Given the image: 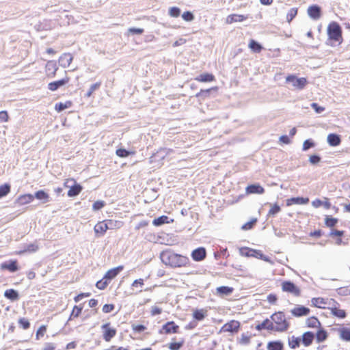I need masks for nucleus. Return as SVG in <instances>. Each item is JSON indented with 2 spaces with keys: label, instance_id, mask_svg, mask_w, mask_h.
<instances>
[{
  "label": "nucleus",
  "instance_id": "nucleus-12",
  "mask_svg": "<svg viewBox=\"0 0 350 350\" xmlns=\"http://www.w3.org/2000/svg\"><path fill=\"white\" fill-rule=\"evenodd\" d=\"M310 312V308L302 305H297L291 310V314L295 317L308 316Z\"/></svg>",
  "mask_w": 350,
  "mask_h": 350
},
{
  "label": "nucleus",
  "instance_id": "nucleus-25",
  "mask_svg": "<svg viewBox=\"0 0 350 350\" xmlns=\"http://www.w3.org/2000/svg\"><path fill=\"white\" fill-rule=\"evenodd\" d=\"M195 80L200 83H210L215 81V77L212 73L205 72L196 77Z\"/></svg>",
  "mask_w": 350,
  "mask_h": 350
},
{
  "label": "nucleus",
  "instance_id": "nucleus-52",
  "mask_svg": "<svg viewBox=\"0 0 350 350\" xmlns=\"http://www.w3.org/2000/svg\"><path fill=\"white\" fill-rule=\"evenodd\" d=\"M46 329L47 328L46 325H41L36 332V338L37 340L42 338L46 334Z\"/></svg>",
  "mask_w": 350,
  "mask_h": 350
},
{
  "label": "nucleus",
  "instance_id": "nucleus-55",
  "mask_svg": "<svg viewBox=\"0 0 350 350\" xmlns=\"http://www.w3.org/2000/svg\"><path fill=\"white\" fill-rule=\"evenodd\" d=\"M131 327L133 331L135 333H142L146 329V327L141 324H133Z\"/></svg>",
  "mask_w": 350,
  "mask_h": 350
},
{
  "label": "nucleus",
  "instance_id": "nucleus-37",
  "mask_svg": "<svg viewBox=\"0 0 350 350\" xmlns=\"http://www.w3.org/2000/svg\"><path fill=\"white\" fill-rule=\"evenodd\" d=\"M206 316V310L204 309H196L193 312V317L197 321L203 320Z\"/></svg>",
  "mask_w": 350,
  "mask_h": 350
},
{
  "label": "nucleus",
  "instance_id": "nucleus-20",
  "mask_svg": "<svg viewBox=\"0 0 350 350\" xmlns=\"http://www.w3.org/2000/svg\"><path fill=\"white\" fill-rule=\"evenodd\" d=\"M70 81V77H66L60 80L55 81L51 82L48 84V88L51 91H55L57 90L59 87L64 85L65 84L68 83Z\"/></svg>",
  "mask_w": 350,
  "mask_h": 350
},
{
  "label": "nucleus",
  "instance_id": "nucleus-33",
  "mask_svg": "<svg viewBox=\"0 0 350 350\" xmlns=\"http://www.w3.org/2000/svg\"><path fill=\"white\" fill-rule=\"evenodd\" d=\"M327 143L331 146H339L341 143V139L340 135L335 133H330L327 137Z\"/></svg>",
  "mask_w": 350,
  "mask_h": 350
},
{
  "label": "nucleus",
  "instance_id": "nucleus-50",
  "mask_svg": "<svg viewBox=\"0 0 350 350\" xmlns=\"http://www.w3.org/2000/svg\"><path fill=\"white\" fill-rule=\"evenodd\" d=\"M298 9L297 8H291L286 14V20L288 23H291L293 19L297 16Z\"/></svg>",
  "mask_w": 350,
  "mask_h": 350
},
{
  "label": "nucleus",
  "instance_id": "nucleus-14",
  "mask_svg": "<svg viewBox=\"0 0 350 350\" xmlns=\"http://www.w3.org/2000/svg\"><path fill=\"white\" fill-rule=\"evenodd\" d=\"M255 329L257 331L267 330L269 332H274V327L273 325V321L271 319H265L262 322L258 323Z\"/></svg>",
  "mask_w": 350,
  "mask_h": 350
},
{
  "label": "nucleus",
  "instance_id": "nucleus-1",
  "mask_svg": "<svg viewBox=\"0 0 350 350\" xmlns=\"http://www.w3.org/2000/svg\"><path fill=\"white\" fill-rule=\"evenodd\" d=\"M160 258L165 265L172 268L186 267L190 265V260L187 256L176 254L170 250L163 251Z\"/></svg>",
  "mask_w": 350,
  "mask_h": 350
},
{
  "label": "nucleus",
  "instance_id": "nucleus-3",
  "mask_svg": "<svg viewBox=\"0 0 350 350\" xmlns=\"http://www.w3.org/2000/svg\"><path fill=\"white\" fill-rule=\"evenodd\" d=\"M328 40L331 42L340 44L343 41L342 30L340 25L335 22H331L327 28Z\"/></svg>",
  "mask_w": 350,
  "mask_h": 350
},
{
  "label": "nucleus",
  "instance_id": "nucleus-23",
  "mask_svg": "<svg viewBox=\"0 0 350 350\" xmlns=\"http://www.w3.org/2000/svg\"><path fill=\"white\" fill-rule=\"evenodd\" d=\"M247 18V16L243 14H232L228 15L226 18L227 24H232L237 22H243Z\"/></svg>",
  "mask_w": 350,
  "mask_h": 350
},
{
  "label": "nucleus",
  "instance_id": "nucleus-27",
  "mask_svg": "<svg viewBox=\"0 0 350 350\" xmlns=\"http://www.w3.org/2000/svg\"><path fill=\"white\" fill-rule=\"evenodd\" d=\"M34 196L31 193H26L21 195L16 199V203L21 206L33 202Z\"/></svg>",
  "mask_w": 350,
  "mask_h": 350
},
{
  "label": "nucleus",
  "instance_id": "nucleus-58",
  "mask_svg": "<svg viewBox=\"0 0 350 350\" xmlns=\"http://www.w3.org/2000/svg\"><path fill=\"white\" fill-rule=\"evenodd\" d=\"M343 235H344L343 230H336V229L332 230L329 233V236L331 237H342Z\"/></svg>",
  "mask_w": 350,
  "mask_h": 350
},
{
  "label": "nucleus",
  "instance_id": "nucleus-9",
  "mask_svg": "<svg viewBox=\"0 0 350 350\" xmlns=\"http://www.w3.org/2000/svg\"><path fill=\"white\" fill-rule=\"evenodd\" d=\"M180 327L173 321H167L162 325L161 329L159 330L161 334H172L179 333Z\"/></svg>",
  "mask_w": 350,
  "mask_h": 350
},
{
  "label": "nucleus",
  "instance_id": "nucleus-46",
  "mask_svg": "<svg viewBox=\"0 0 350 350\" xmlns=\"http://www.w3.org/2000/svg\"><path fill=\"white\" fill-rule=\"evenodd\" d=\"M184 345V340L181 339L178 342H171L168 344L170 350H179Z\"/></svg>",
  "mask_w": 350,
  "mask_h": 350
},
{
  "label": "nucleus",
  "instance_id": "nucleus-57",
  "mask_svg": "<svg viewBox=\"0 0 350 350\" xmlns=\"http://www.w3.org/2000/svg\"><path fill=\"white\" fill-rule=\"evenodd\" d=\"M162 308L157 306H153L151 307L150 309V314L151 316L154 317L156 315H159L162 313Z\"/></svg>",
  "mask_w": 350,
  "mask_h": 350
},
{
  "label": "nucleus",
  "instance_id": "nucleus-63",
  "mask_svg": "<svg viewBox=\"0 0 350 350\" xmlns=\"http://www.w3.org/2000/svg\"><path fill=\"white\" fill-rule=\"evenodd\" d=\"M115 308V306L113 304H105L103 306V312L104 313H109L112 312Z\"/></svg>",
  "mask_w": 350,
  "mask_h": 350
},
{
  "label": "nucleus",
  "instance_id": "nucleus-13",
  "mask_svg": "<svg viewBox=\"0 0 350 350\" xmlns=\"http://www.w3.org/2000/svg\"><path fill=\"white\" fill-rule=\"evenodd\" d=\"M336 331L342 340L350 342V327L340 325Z\"/></svg>",
  "mask_w": 350,
  "mask_h": 350
},
{
  "label": "nucleus",
  "instance_id": "nucleus-29",
  "mask_svg": "<svg viewBox=\"0 0 350 350\" xmlns=\"http://www.w3.org/2000/svg\"><path fill=\"white\" fill-rule=\"evenodd\" d=\"M284 343L280 340H271L267 344V350H284Z\"/></svg>",
  "mask_w": 350,
  "mask_h": 350
},
{
  "label": "nucleus",
  "instance_id": "nucleus-19",
  "mask_svg": "<svg viewBox=\"0 0 350 350\" xmlns=\"http://www.w3.org/2000/svg\"><path fill=\"white\" fill-rule=\"evenodd\" d=\"M108 230L106 220L98 221L94 227V230L96 236H103Z\"/></svg>",
  "mask_w": 350,
  "mask_h": 350
},
{
  "label": "nucleus",
  "instance_id": "nucleus-2",
  "mask_svg": "<svg viewBox=\"0 0 350 350\" xmlns=\"http://www.w3.org/2000/svg\"><path fill=\"white\" fill-rule=\"evenodd\" d=\"M273 321L274 332H285L290 327V323L287 320L284 313L282 311H278L271 315Z\"/></svg>",
  "mask_w": 350,
  "mask_h": 350
},
{
  "label": "nucleus",
  "instance_id": "nucleus-56",
  "mask_svg": "<svg viewBox=\"0 0 350 350\" xmlns=\"http://www.w3.org/2000/svg\"><path fill=\"white\" fill-rule=\"evenodd\" d=\"M182 18L184 21L189 22L194 19V16L191 12L187 11L183 12L182 14Z\"/></svg>",
  "mask_w": 350,
  "mask_h": 350
},
{
  "label": "nucleus",
  "instance_id": "nucleus-61",
  "mask_svg": "<svg viewBox=\"0 0 350 350\" xmlns=\"http://www.w3.org/2000/svg\"><path fill=\"white\" fill-rule=\"evenodd\" d=\"M91 295L90 293H81L74 297L75 302H79L81 299L84 297H88Z\"/></svg>",
  "mask_w": 350,
  "mask_h": 350
},
{
  "label": "nucleus",
  "instance_id": "nucleus-49",
  "mask_svg": "<svg viewBox=\"0 0 350 350\" xmlns=\"http://www.w3.org/2000/svg\"><path fill=\"white\" fill-rule=\"evenodd\" d=\"M109 284V280L104 276L103 279L96 283V286L100 290H104Z\"/></svg>",
  "mask_w": 350,
  "mask_h": 350
},
{
  "label": "nucleus",
  "instance_id": "nucleus-64",
  "mask_svg": "<svg viewBox=\"0 0 350 350\" xmlns=\"http://www.w3.org/2000/svg\"><path fill=\"white\" fill-rule=\"evenodd\" d=\"M56 348L55 345L52 342H46L44 344V346L42 350H55Z\"/></svg>",
  "mask_w": 350,
  "mask_h": 350
},
{
  "label": "nucleus",
  "instance_id": "nucleus-31",
  "mask_svg": "<svg viewBox=\"0 0 350 350\" xmlns=\"http://www.w3.org/2000/svg\"><path fill=\"white\" fill-rule=\"evenodd\" d=\"M123 269L124 267L122 265L109 269L105 273V277L108 280H111L115 278Z\"/></svg>",
  "mask_w": 350,
  "mask_h": 350
},
{
  "label": "nucleus",
  "instance_id": "nucleus-44",
  "mask_svg": "<svg viewBox=\"0 0 350 350\" xmlns=\"http://www.w3.org/2000/svg\"><path fill=\"white\" fill-rule=\"evenodd\" d=\"M281 211L280 206L278 204H273L271 205V208L268 211L267 215L269 217H274L276 214L280 213Z\"/></svg>",
  "mask_w": 350,
  "mask_h": 350
},
{
  "label": "nucleus",
  "instance_id": "nucleus-5",
  "mask_svg": "<svg viewBox=\"0 0 350 350\" xmlns=\"http://www.w3.org/2000/svg\"><path fill=\"white\" fill-rule=\"evenodd\" d=\"M241 329V323L237 320H230L226 323L220 329V333H229L231 335L237 334Z\"/></svg>",
  "mask_w": 350,
  "mask_h": 350
},
{
  "label": "nucleus",
  "instance_id": "nucleus-51",
  "mask_svg": "<svg viewBox=\"0 0 350 350\" xmlns=\"http://www.w3.org/2000/svg\"><path fill=\"white\" fill-rule=\"evenodd\" d=\"M116 154L119 157H127L130 154H134V152H129L124 148H118L116 151Z\"/></svg>",
  "mask_w": 350,
  "mask_h": 350
},
{
  "label": "nucleus",
  "instance_id": "nucleus-11",
  "mask_svg": "<svg viewBox=\"0 0 350 350\" xmlns=\"http://www.w3.org/2000/svg\"><path fill=\"white\" fill-rule=\"evenodd\" d=\"M332 298L314 297L311 299V304L312 306L316 308L328 310L330 304L332 303Z\"/></svg>",
  "mask_w": 350,
  "mask_h": 350
},
{
  "label": "nucleus",
  "instance_id": "nucleus-22",
  "mask_svg": "<svg viewBox=\"0 0 350 350\" xmlns=\"http://www.w3.org/2000/svg\"><path fill=\"white\" fill-rule=\"evenodd\" d=\"M246 255L247 256L250 257H254L260 260H262L266 262H269L270 260L269 257L266 256L263 254L262 251L258 250H254V249H249L248 252H247Z\"/></svg>",
  "mask_w": 350,
  "mask_h": 350
},
{
  "label": "nucleus",
  "instance_id": "nucleus-54",
  "mask_svg": "<svg viewBox=\"0 0 350 350\" xmlns=\"http://www.w3.org/2000/svg\"><path fill=\"white\" fill-rule=\"evenodd\" d=\"M18 322L19 326L23 329H27L30 327V323L29 320L25 318H20Z\"/></svg>",
  "mask_w": 350,
  "mask_h": 350
},
{
  "label": "nucleus",
  "instance_id": "nucleus-34",
  "mask_svg": "<svg viewBox=\"0 0 350 350\" xmlns=\"http://www.w3.org/2000/svg\"><path fill=\"white\" fill-rule=\"evenodd\" d=\"M301 344V338L292 336L288 339V345L291 349H295L300 347Z\"/></svg>",
  "mask_w": 350,
  "mask_h": 350
},
{
  "label": "nucleus",
  "instance_id": "nucleus-4",
  "mask_svg": "<svg viewBox=\"0 0 350 350\" xmlns=\"http://www.w3.org/2000/svg\"><path fill=\"white\" fill-rule=\"evenodd\" d=\"M65 187H69L67 195L68 197L78 196L82 191V186L79 184L73 178H66L64 183Z\"/></svg>",
  "mask_w": 350,
  "mask_h": 350
},
{
  "label": "nucleus",
  "instance_id": "nucleus-16",
  "mask_svg": "<svg viewBox=\"0 0 350 350\" xmlns=\"http://www.w3.org/2000/svg\"><path fill=\"white\" fill-rule=\"evenodd\" d=\"M0 268L2 270H8L10 272H15L18 270V263L17 260H11L1 264Z\"/></svg>",
  "mask_w": 350,
  "mask_h": 350
},
{
  "label": "nucleus",
  "instance_id": "nucleus-36",
  "mask_svg": "<svg viewBox=\"0 0 350 350\" xmlns=\"http://www.w3.org/2000/svg\"><path fill=\"white\" fill-rule=\"evenodd\" d=\"M72 105L71 100H67L65 103H57L55 105V109L57 112H60L66 109L70 108Z\"/></svg>",
  "mask_w": 350,
  "mask_h": 350
},
{
  "label": "nucleus",
  "instance_id": "nucleus-35",
  "mask_svg": "<svg viewBox=\"0 0 350 350\" xmlns=\"http://www.w3.org/2000/svg\"><path fill=\"white\" fill-rule=\"evenodd\" d=\"M107 225L109 229H119L122 225L123 222L118 220L114 219H106Z\"/></svg>",
  "mask_w": 350,
  "mask_h": 350
},
{
  "label": "nucleus",
  "instance_id": "nucleus-48",
  "mask_svg": "<svg viewBox=\"0 0 350 350\" xmlns=\"http://www.w3.org/2000/svg\"><path fill=\"white\" fill-rule=\"evenodd\" d=\"M249 47L251 50H252L254 52L259 53L262 50V46L260 44L256 42L254 40H251L249 43Z\"/></svg>",
  "mask_w": 350,
  "mask_h": 350
},
{
  "label": "nucleus",
  "instance_id": "nucleus-15",
  "mask_svg": "<svg viewBox=\"0 0 350 350\" xmlns=\"http://www.w3.org/2000/svg\"><path fill=\"white\" fill-rule=\"evenodd\" d=\"M301 344L307 347L313 343V341L314 340V333L310 331L305 332L302 334V335L300 336Z\"/></svg>",
  "mask_w": 350,
  "mask_h": 350
},
{
  "label": "nucleus",
  "instance_id": "nucleus-26",
  "mask_svg": "<svg viewBox=\"0 0 350 350\" xmlns=\"http://www.w3.org/2000/svg\"><path fill=\"white\" fill-rule=\"evenodd\" d=\"M309 202L308 198L296 197L286 200V206H290L293 204H306Z\"/></svg>",
  "mask_w": 350,
  "mask_h": 350
},
{
  "label": "nucleus",
  "instance_id": "nucleus-60",
  "mask_svg": "<svg viewBox=\"0 0 350 350\" xmlns=\"http://www.w3.org/2000/svg\"><path fill=\"white\" fill-rule=\"evenodd\" d=\"M9 120V115L6 111H0V122H7Z\"/></svg>",
  "mask_w": 350,
  "mask_h": 350
},
{
  "label": "nucleus",
  "instance_id": "nucleus-17",
  "mask_svg": "<svg viewBox=\"0 0 350 350\" xmlns=\"http://www.w3.org/2000/svg\"><path fill=\"white\" fill-rule=\"evenodd\" d=\"M329 334L327 331L322 326L317 329L314 334V339L317 343L325 342L328 338Z\"/></svg>",
  "mask_w": 350,
  "mask_h": 350
},
{
  "label": "nucleus",
  "instance_id": "nucleus-8",
  "mask_svg": "<svg viewBox=\"0 0 350 350\" xmlns=\"http://www.w3.org/2000/svg\"><path fill=\"white\" fill-rule=\"evenodd\" d=\"M286 81L292 83L293 86L297 90H302L307 85L306 78H297L295 75H289L286 77Z\"/></svg>",
  "mask_w": 350,
  "mask_h": 350
},
{
  "label": "nucleus",
  "instance_id": "nucleus-10",
  "mask_svg": "<svg viewBox=\"0 0 350 350\" xmlns=\"http://www.w3.org/2000/svg\"><path fill=\"white\" fill-rule=\"evenodd\" d=\"M103 330V338L106 342H110L116 335L117 331L111 326L110 323H106L101 326Z\"/></svg>",
  "mask_w": 350,
  "mask_h": 350
},
{
  "label": "nucleus",
  "instance_id": "nucleus-62",
  "mask_svg": "<svg viewBox=\"0 0 350 350\" xmlns=\"http://www.w3.org/2000/svg\"><path fill=\"white\" fill-rule=\"evenodd\" d=\"M314 146V142L311 139H307L304 141L303 144V150H307L309 148L313 147Z\"/></svg>",
  "mask_w": 350,
  "mask_h": 350
},
{
  "label": "nucleus",
  "instance_id": "nucleus-21",
  "mask_svg": "<svg viewBox=\"0 0 350 350\" xmlns=\"http://www.w3.org/2000/svg\"><path fill=\"white\" fill-rule=\"evenodd\" d=\"M219 88L217 86H213L206 90L202 89L196 94V97L202 100H205L210 97V94L211 92H217Z\"/></svg>",
  "mask_w": 350,
  "mask_h": 350
},
{
  "label": "nucleus",
  "instance_id": "nucleus-7",
  "mask_svg": "<svg viewBox=\"0 0 350 350\" xmlns=\"http://www.w3.org/2000/svg\"><path fill=\"white\" fill-rule=\"evenodd\" d=\"M282 291L291 294L294 297L301 295V289L291 281H283L281 284Z\"/></svg>",
  "mask_w": 350,
  "mask_h": 350
},
{
  "label": "nucleus",
  "instance_id": "nucleus-42",
  "mask_svg": "<svg viewBox=\"0 0 350 350\" xmlns=\"http://www.w3.org/2000/svg\"><path fill=\"white\" fill-rule=\"evenodd\" d=\"M338 221L337 218L333 217L329 215H326L325 217V224L328 228L334 227Z\"/></svg>",
  "mask_w": 350,
  "mask_h": 350
},
{
  "label": "nucleus",
  "instance_id": "nucleus-39",
  "mask_svg": "<svg viewBox=\"0 0 350 350\" xmlns=\"http://www.w3.org/2000/svg\"><path fill=\"white\" fill-rule=\"evenodd\" d=\"M83 310V307L79 306H75L72 310V312L69 317V320H72L74 319L78 318L81 314Z\"/></svg>",
  "mask_w": 350,
  "mask_h": 350
},
{
  "label": "nucleus",
  "instance_id": "nucleus-38",
  "mask_svg": "<svg viewBox=\"0 0 350 350\" xmlns=\"http://www.w3.org/2000/svg\"><path fill=\"white\" fill-rule=\"evenodd\" d=\"M33 196L38 200H42L43 202H46L49 200V195L44 190L36 191Z\"/></svg>",
  "mask_w": 350,
  "mask_h": 350
},
{
  "label": "nucleus",
  "instance_id": "nucleus-32",
  "mask_svg": "<svg viewBox=\"0 0 350 350\" xmlns=\"http://www.w3.org/2000/svg\"><path fill=\"white\" fill-rule=\"evenodd\" d=\"M308 14L312 18L317 20L321 17V8L318 5H311L308 9Z\"/></svg>",
  "mask_w": 350,
  "mask_h": 350
},
{
  "label": "nucleus",
  "instance_id": "nucleus-53",
  "mask_svg": "<svg viewBox=\"0 0 350 350\" xmlns=\"http://www.w3.org/2000/svg\"><path fill=\"white\" fill-rule=\"evenodd\" d=\"M168 14L171 17L177 18L180 15V10L178 7H172L169 9Z\"/></svg>",
  "mask_w": 350,
  "mask_h": 350
},
{
  "label": "nucleus",
  "instance_id": "nucleus-30",
  "mask_svg": "<svg viewBox=\"0 0 350 350\" xmlns=\"http://www.w3.org/2000/svg\"><path fill=\"white\" fill-rule=\"evenodd\" d=\"M245 191L247 194H252V193L262 194L265 192V189L260 185L254 184V185H248L245 189Z\"/></svg>",
  "mask_w": 350,
  "mask_h": 350
},
{
  "label": "nucleus",
  "instance_id": "nucleus-59",
  "mask_svg": "<svg viewBox=\"0 0 350 350\" xmlns=\"http://www.w3.org/2000/svg\"><path fill=\"white\" fill-rule=\"evenodd\" d=\"M105 204L103 201H100V200L96 201L92 205V208L94 211H98V210L101 209L103 207H104Z\"/></svg>",
  "mask_w": 350,
  "mask_h": 350
},
{
  "label": "nucleus",
  "instance_id": "nucleus-45",
  "mask_svg": "<svg viewBox=\"0 0 350 350\" xmlns=\"http://www.w3.org/2000/svg\"><path fill=\"white\" fill-rule=\"evenodd\" d=\"M4 295L11 300H16L18 298V293L14 289L6 290Z\"/></svg>",
  "mask_w": 350,
  "mask_h": 350
},
{
  "label": "nucleus",
  "instance_id": "nucleus-28",
  "mask_svg": "<svg viewBox=\"0 0 350 350\" xmlns=\"http://www.w3.org/2000/svg\"><path fill=\"white\" fill-rule=\"evenodd\" d=\"M73 60V56L70 53H63L59 59V62L61 63L62 66L66 68L68 67Z\"/></svg>",
  "mask_w": 350,
  "mask_h": 350
},
{
  "label": "nucleus",
  "instance_id": "nucleus-43",
  "mask_svg": "<svg viewBox=\"0 0 350 350\" xmlns=\"http://www.w3.org/2000/svg\"><path fill=\"white\" fill-rule=\"evenodd\" d=\"M170 221L168 220V217L166 215H162L157 218H155L152 221V224L155 226H159L164 224H168Z\"/></svg>",
  "mask_w": 350,
  "mask_h": 350
},
{
  "label": "nucleus",
  "instance_id": "nucleus-6",
  "mask_svg": "<svg viewBox=\"0 0 350 350\" xmlns=\"http://www.w3.org/2000/svg\"><path fill=\"white\" fill-rule=\"evenodd\" d=\"M328 310L330 311V314L340 319H343L347 317V312L345 310L341 308V306L335 299H333L332 303L330 304Z\"/></svg>",
  "mask_w": 350,
  "mask_h": 350
},
{
  "label": "nucleus",
  "instance_id": "nucleus-40",
  "mask_svg": "<svg viewBox=\"0 0 350 350\" xmlns=\"http://www.w3.org/2000/svg\"><path fill=\"white\" fill-rule=\"evenodd\" d=\"M234 291V288L232 287L229 286H219L216 288V291L218 294L221 295H228L231 294Z\"/></svg>",
  "mask_w": 350,
  "mask_h": 350
},
{
  "label": "nucleus",
  "instance_id": "nucleus-18",
  "mask_svg": "<svg viewBox=\"0 0 350 350\" xmlns=\"http://www.w3.org/2000/svg\"><path fill=\"white\" fill-rule=\"evenodd\" d=\"M195 261H202L206 256V252L204 247H200L192 251L191 254Z\"/></svg>",
  "mask_w": 350,
  "mask_h": 350
},
{
  "label": "nucleus",
  "instance_id": "nucleus-41",
  "mask_svg": "<svg viewBox=\"0 0 350 350\" xmlns=\"http://www.w3.org/2000/svg\"><path fill=\"white\" fill-rule=\"evenodd\" d=\"M251 338V335L243 333L241 335V337L238 339L237 342L241 345H247L250 343Z\"/></svg>",
  "mask_w": 350,
  "mask_h": 350
},
{
  "label": "nucleus",
  "instance_id": "nucleus-24",
  "mask_svg": "<svg viewBox=\"0 0 350 350\" xmlns=\"http://www.w3.org/2000/svg\"><path fill=\"white\" fill-rule=\"evenodd\" d=\"M306 325L308 328L319 329L322 326L321 321L316 317H310L306 320Z\"/></svg>",
  "mask_w": 350,
  "mask_h": 350
},
{
  "label": "nucleus",
  "instance_id": "nucleus-47",
  "mask_svg": "<svg viewBox=\"0 0 350 350\" xmlns=\"http://www.w3.org/2000/svg\"><path fill=\"white\" fill-rule=\"evenodd\" d=\"M10 192V185L8 183L0 185V198L7 196Z\"/></svg>",
  "mask_w": 350,
  "mask_h": 350
}]
</instances>
